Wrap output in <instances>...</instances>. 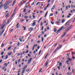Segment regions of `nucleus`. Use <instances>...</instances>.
Here are the masks:
<instances>
[{
	"label": "nucleus",
	"instance_id": "46",
	"mask_svg": "<svg viewBox=\"0 0 75 75\" xmlns=\"http://www.w3.org/2000/svg\"><path fill=\"white\" fill-rule=\"evenodd\" d=\"M41 50H40L39 52V55H40V53H41Z\"/></svg>",
	"mask_w": 75,
	"mask_h": 75
},
{
	"label": "nucleus",
	"instance_id": "43",
	"mask_svg": "<svg viewBox=\"0 0 75 75\" xmlns=\"http://www.w3.org/2000/svg\"><path fill=\"white\" fill-rule=\"evenodd\" d=\"M53 16V13H51L50 15V16Z\"/></svg>",
	"mask_w": 75,
	"mask_h": 75
},
{
	"label": "nucleus",
	"instance_id": "25",
	"mask_svg": "<svg viewBox=\"0 0 75 75\" xmlns=\"http://www.w3.org/2000/svg\"><path fill=\"white\" fill-rule=\"evenodd\" d=\"M59 47H57V48H56V50L57 51H58V50H59Z\"/></svg>",
	"mask_w": 75,
	"mask_h": 75
},
{
	"label": "nucleus",
	"instance_id": "40",
	"mask_svg": "<svg viewBox=\"0 0 75 75\" xmlns=\"http://www.w3.org/2000/svg\"><path fill=\"white\" fill-rule=\"evenodd\" d=\"M28 51H29V50H28L26 51L25 52L26 54H27V53H28Z\"/></svg>",
	"mask_w": 75,
	"mask_h": 75
},
{
	"label": "nucleus",
	"instance_id": "20",
	"mask_svg": "<svg viewBox=\"0 0 75 75\" xmlns=\"http://www.w3.org/2000/svg\"><path fill=\"white\" fill-rule=\"evenodd\" d=\"M35 47H37V44H36L35 45H33V48H35Z\"/></svg>",
	"mask_w": 75,
	"mask_h": 75
},
{
	"label": "nucleus",
	"instance_id": "6",
	"mask_svg": "<svg viewBox=\"0 0 75 75\" xmlns=\"http://www.w3.org/2000/svg\"><path fill=\"white\" fill-rule=\"evenodd\" d=\"M33 28H29V29H28V30L29 31H33Z\"/></svg>",
	"mask_w": 75,
	"mask_h": 75
},
{
	"label": "nucleus",
	"instance_id": "32",
	"mask_svg": "<svg viewBox=\"0 0 75 75\" xmlns=\"http://www.w3.org/2000/svg\"><path fill=\"white\" fill-rule=\"evenodd\" d=\"M2 7H3V4H2V5H1L0 6V9H1V8H2Z\"/></svg>",
	"mask_w": 75,
	"mask_h": 75
},
{
	"label": "nucleus",
	"instance_id": "38",
	"mask_svg": "<svg viewBox=\"0 0 75 75\" xmlns=\"http://www.w3.org/2000/svg\"><path fill=\"white\" fill-rule=\"evenodd\" d=\"M42 38V42H43V41H44V38H42V37H41Z\"/></svg>",
	"mask_w": 75,
	"mask_h": 75
},
{
	"label": "nucleus",
	"instance_id": "53",
	"mask_svg": "<svg viewBox=\"0 0 75 75\" xmlns=\"http://www.w3.org/2000/svg\"><path fill=\"white\" fill-rule=\"evenodd\" d=\"M68 69L69 71V70H70V69H71V67H69L68 68Z\"/></svg>",
	"mask_w": 75,
	"mask_h": 75
},
{
	"label": "nucleus",
	"instance_id": "7",
	"mask_svg": "<svg viewBox=\"0 0 75 75\" xmlns=\"http://www.w3.org/2000/svg\"><path fill=\"white\" fill-rule=\"evenodd\" d=\"M36 23V22H33L32 24V27H34L35 25V23Z\"/></svg>",
	"mask_w": 75,
	"mask_h": 75
},
{
	"label": "nucleus",
	"instance_id": "12",
	"mask_svg": "<svg viewBox=\"0 0 75 75\" xmlns=\"http://www.w3.org/2000/svg\"><path fill=\"white\" fill-rule=\"evenodd\" d=\"M42 19V17H41L40 18V19L39 20L38 22V23H39L40 21H41V20Z\"/></svg>",
	"mask_w": 75,
	"mask_h": 75
},
{
	"label": "nucleus",
	"instance_id": "58",
	"mask_svg": "<svg viewBox=\"0 0 75 75\" xmlns=\"http://www.w3.org/2000/svg\"><path fill=\"white\" fill-rule=\"evenodd\" d=\"M71 54H74L75 55V53H74V52H71Z\"/></svg>",
	"mask_w": 75,
	"mask_h": 75
},
{
	"label": "nucleus",
	"instance_id": "61",
	"mask_svg": "<svg viewBox=\"0 0 75 75\" xmlns=\"http://www.w3.org/2000/svg\"><path fill=\"white\" fill-rule=\"evenodd\" d=\"M68 23L67 22L65 24V25H67V24H68Z\"/></svg>",
	"mask_w": 75,
	"mask_h": 75
},
{
	"label": "nucleus",
	"instance_id": "47",
	"mask_svg": "<svg viewBox=\"0 0 75 75\" xmlns=\"http://www.w3.org/2000/svg\"><path fill=\"white\" fill-rule=\"evenodd\" d=\"M26 11V9L25 8L23 10V12H25Z\"/></svg>",
	"mask_w": 75,
	"mask_h": 75
},
{
	"label": "nucleus",
	"instance_id": "9",
	"mask_svg": "<svg viewBox=\"0 0 75 75\" xmlns=\"http://www.w3.org/2000/svg\"><path fill=\"white\" fill-rule=\"evenodd\" d=\"M66 34V33H64L63 35H62V38H63V37H64V35H65Z\"/></svg>",
	"mask_w": 75,
	"mask_h": 75
},
{
	"label": "nucleus",
	"instance_id": "19",
	"mask_svg": "<svg viewBox=\"0 0 75 75\" xmlns=\"http://www.w3.org/2000/svg\"><path fill=\"white\" fill-rule=\"evenodd\" d=\"M27 68V65L25 67H24V68H23V69L25 70V69Z\"/></svg>",
	"mask_w": 75,
	"mask_h": 75
},
{
	"label": "nucleus",
	"instance_id": "35",
	"mask_svg": "<svg viewBox=\"0 0 75 75\" xmlns=\"http://www.w3.org/2000/svg\"><path fill=\"white\" fill-rule=\"evenodd\" d=\"M68 61H71V59L69 58H68Z\"/></svg>",
	"mask_w": 75,
	"mask_h": 75
},
{
	"label": "nucleus",
	"instance_id": "15",
	"mask_svg": "<svg viewBox=\"0 0 75 75\" xmlns=\"http://www.w3.org/2000/svg\"><path fill=\"white\" fill-rule=\"evenodd\" d=\"M25 69H23V70L22 71V72L21 74H23V73H24V72H25Z\"/></svg>",
	"mask_w": 75,
	"mask_h": 75
},
{
	"label": "nucleus",
	"instance_id": "52",
	"mask_svg": "<svg viewBox=\"0 0 75 75\" xmlns=\"http://www.w3.org/2000/svg\"><path fill=\"white\" fill-rule=\"evenodd\" d=\"M43 28H44V27L43 26H42V28H41V30H43Z\"/></svg>",
	"mask_w": 75,
	"mask_h": 75
},
{
	"label": "nucleus",
	"instance_id": "14",
	"mask_svg": "<svg viewBox=\"0 0 75 75\" xmlns=\"http://www.w3.org/2000/svg\"><path fill=\"white\" fill-rule=\"evenodd\" d=\"M55 5L53 6L52 7V10H54V8H55Z\"/></svg>",
	"mask_w": 75,
	"mask_h": 75
},
{
	"label": "nucleus",
	"instance_id": "28",
	"mask_svg": "<svg viewBox=\"0 0 75 75\" xmlns=\"http://www.w3.org/2000/svg\"><path fill=\"white\" fill-rule=\"evenodd\" d=\"M23 28H24V30H25V29L26 28V27H24V26H23Z\"/></svg>",
	"mask_w": 75,
	"mask_h": 75
},
{
	"label": "nucleus",
	"instance_id": "50",
	"mask_svg": "<svg viewBox=\"0 0 75 75\" xmlns=\"http://www.w3.org/2000/svg\"><path fill=\"white\" fill-rule=\"evenodd\" d=\"M57 68L59 70V69H60V67L59 66Z\"/></svg>",
	"mask_w": 75,
	"mask_h": 75
},
{
	"label": "nucleus",
	"instance_id": "37",
	"mask_svg": "<svg viewBox=\"0 0 75 75\" xmlns=\"http://www.w3.org/2000/svg\"><path fill=\"white\" fill-rule=\"evenodd\" d=\"M1 47H4V44L3 43H2V45H1Z\"/></svg>",
	"mask_w": 75,
	"mask_h": 75
},
{
	"label": "nucleus",
	"instance_id": "26",
	"mask_svg": "<svg viewBox=\"0 0 75 75\" xmlns=\"http://www.w3.org/2000/svg\"><path fill=\"white\" fill-rule=\"evenodd\" d=\"M40 3V2H38V3L36 4V6H37V5H38V4H39Z\"/></svg>",
	"mask_w": 75,
	"mask_h": 75
},
{
	"label": "nucleus",
	"instance_id": "23",
	"mask_svg": "<svg viewBox=\"0 0 75 75\" xmlns=\"http://www.w3.org/2000/svg\"><path fill=\"white\" fill-rule=\"evenodd\" d=\"M8 14H9V13H7L5 16V17H7L8 16Z\"/></svg>",
	"mask_w": 75,
	"mask_h": 75
},
{
	"label": "nucleus",
	"instance_id": "60",
	"mask_svg": "<svg viewBox=\"0 0 75 75\" xmlns=\"http://www.w3.org/2000/svg\"><path fill=\"white\" fill-rule=\"evenodd\" d=\"M33 18H35V16H34V15H33Z\"/></svg>",
	"mask_w": 75,
	"mask_h": 75
},
{
	"label": "nucleus",
	"instance_id": "57",
	"mask_svg": "<svg viewBox=\"0 0 75 75\" xmlns=\"http://www.w3.org/2000/svg\"><path fill=\"white\" fill-rule=\"evenodd\" d=\"M28 57H31V55H30L29 54H28Z\"/></svg>",
	"mask_w": 75,
	"mask_h": 75
},
{
	"label": "nucleus",
	"instance_id": "10",
	"mask_svg": "<svg viewBox=\"0 0 75 75\" xmlns=\"http://www.w3.org/2000/svg\"><path fill=\"white\" fill-rule=\"evenodd\" d=\"M19 25V23H18L17 24L16 26V27L17 28H18L19 27V26H18Z\"/></svg>",
	"mask_w": 75,
	"mask_h": 75
},
{
	"label": "nucleus",
	"instance_id": "36",
	"mask_svg": "<svg viewBox=\"0 0 75 75\" xmlns=\"http://www.w3.org/2000/svg\"><path fill=\"white\" fill-rule=\"evenodd\" d=\"M3 54H4V52H3L1 53V55H3Z\"/></svg>",
	"mask_w": 75,
	"mask_h": 75
},
{
	"label": "nucleus",
	"instance_id": "2",
	"mask_svg": "<svg viewBox=\"0 0 75 75\" xmlns=\"http://www.w3.org/2000/svg\"><path fill=\"white\" fill-rule=\"evenodd\" d=\"M64 26H62L61 28H60L59 30L56 32L57 34H58L59 33V31H61V30H62V28H64Z\"/></svg>",
	"mask_w": 75,
	"mask_h": 75
},
{
	"label": "nucleus",
	"instance_id": "4",
	"mask_svg": "<svg viewBox=\"0 0 75 75\" xmlns=\"http://www.w3.org/2000/svg\"><path fill=\"white\" fill-rule=\"evenodd\" d=\"M31 61H32V58H30L28 60V62H27L28 64H30V62H31Z\"/></svg>",
	"mask_w": 75,
	"mask_h": 75
},
{
	"label": "nucleus",
	"instance_id": "63",
	"mask_svg": "<svg viewBox=\"0 0 75 75\" xmlns=\"http://www.w3.org/2000/svg\"><path fill=\"white\" fill-rule=\"evenodd\" d=\"M13 29H12L11 30H10V32L11 33L13 31Z\"/></svg>",
	"mask_w": 75,
	"mask_h": 75
},
{
	"label": "nucleus",
	"instance_id": "13",
	"mask_svg": "<svg viewBox=\"0 0 75 75\" xmlns=\"http://www.w3.org/2000/svg\"><path fill=\"white\" fill-rule=\"evenodd\" d=\"M65 20L64 19H63L62 20V23H64V22H65Z\"/></svg>",
	"mask_w": 75,
	"mask_h": 75
},
{
	"label": "nucleus",
	"instance_id": "55",
	"mask_svg": "<svg viewBox=\"0 0 75 75\" xmlns=\"http://www.w3.org/2000/svg\"><path fill=\"white\" fill-rule=\"evenodd\" d=\"M62 47V46L61 45H60L59 47V49L61 48Z\"/></svg>",
	"mask_w": 75,
	"mask_h": 75
},
{
	"label": "nucleus",
	"instance_id": "1",
	"mask_svg": "<svg viewBox=\"0 0 75 75\" xmlns=\"http://www.w3.org/2000/svg\"><path fill=\"white\" fill-rule=\"evenodd\" d=\"M4 10H7L8 8V6H7V5H6V4H4Z\"/></svg>",
	"mask_w": 75,
	"mask_h": 75
},
{
	"label": "nucleus",
	"instance_id": "56",
	"mask_svg": "<svg viewBox=\"0 0 75 75\" xmlns=\"http://www.w3.org/2000/svg\"><path fill=\"white\" fill-rule=\"evenodd\" d=\"M51 23L52 24H54V22L52 21L51 22Z\"/></svg>",
	"mask_w": 75,
	"mask_h": 75
},
{
	"label": "nucleus",
	"instance_id": "17",
	"mask_svg": "<svg viewBox=\"0 0 75 75\" xmlns=\"http://www.w3.org/2000/svg\"><path fill=\"white\" fill-rule=\"evenodd\" d=\"M54 32H56L57 31V29L56 28H54Z\"/></svg>",
	"mask_w": 75,
	"mask_h": 75
},
{
	"label": "nucleus",
	"instance_id": "39",
	"mask_svg": "<svg viewBox=\"0 0 75 75\" xmlns=\"http://www.w3.org/2000/svg\"><path fill=\"white\" fill-rule=\"evenodd\" d=\"M23 3V2H21V3L20 4V5H21V6H22V5H23V4H22Z\"/></svg>",
	"mask_w": 75,
	"mask_h": 75
},
{
	"label": "nucleus",
	"instance_id": "21",
	"mask_svg": "<svg viewBox=\"0 0 75 75\" xmlns=\"http://www.w3.org/2000/svg\"><path fill=\"white\" fill-rule=\"evenodd\" d=\"M4 65H5V67H7V66H8V64H7V63H5Z\"/></svg>",
	"mask_w": 75,
	"mask_h": 75
},
{
	"label": "nucleus",
	"instance_id": "22",
	"mask_svg": "<svg viewBox=\"0 0 75 75\" xmlns=\"http://www.w3.org/2000/svg\"><path fill=\"white\" fill-rule=\"evenodd\" d=\"M12 54V52H11L10 53H8V55H11Z\"/></svg>",
	"mask_w": 75,
	"mask_h": 75
},
{
	"label": "nucleus",
	"instance_id": "42",
	"mask_svg": "<svg viewBox=\"0 0 75 75\" xmlns=\"http://www.w3.org/2000/svg\"><path fill=\"white\" fill-rule=\"evenodd\" d=\"M71 8H74V6H73V5L72 4L71 5Z\"/></svg>",
	"mask_w": 75,
	"mask_h": 75
},
{
	"label": "nucleus",
	"instance_id": "48",
	"mask_svg": "<svg viewBox=\"0 0 75 75\" xmlns=\"http://www.w3.org/2000/svg\"><path fill=\"white\" fill-rule=\"evenodd\" d=\"M41 71H42V69H40V70H39V72H41Z\"/></svg>",
	"mask_w": 75,
	"mask_h": 75
},
{
	"label": "nucleus",
	"instance_id": "49",
	"mask_svg": "<svg viewBox=\"0 0 75 75\" xmlns=\"http://www.w3.org/2000/svg\"><path fill=\"white\" fill-rule=\"evenodd\" d=\"M50 5V4H48L47 6L46 7H48V6H49V5Z\"/></svg>",
	"mask_w": 75,
	"mask_h": 75
},
{
	"label": "nucleus",
	"instance_id": "45",
	"mask_svg": "<svg viewBox=\"0 0 75 75\" xmlns=\"http://www.w3.org/2000/svg\"><path fill=\"white\" fill-rule=\"evenodd\" d=\"M68 30H69V28H67L66 29V31H68Z\"/></svg>",
	"mask_w": 75,
	"mask_h": 75
},
{
	"label": "nucleus",
	"instance_id": "54",
	"mask_svg": "<svg viewBox=\"0 0 75 75\" xmlns=\"http://www.w3.org/2000/svg\"><path fill=\"white\" fill-rule=\"evenodd\" d=\"M51 0H49L48 1H47V3H50V1H51Z\"/></svg>",
	"mask_w": 75,
	"mask_h": 75
},
{
	"label": "nucleus",
	"instance_id": "29",
	"mask_svg": "<svg viewBox=\"0 0 75 75\" xmlns=\"http://www.w3.org/2000/svg\"><path fill=\"white\" fill-rule=\"evenodd\" d=\"M7 13H8V11H6L4 13L5 15H6V14H7Z\"/></svg>",
	"mask_w": 75,
	"mask_h": 75
},
{
	"label": "nucleus",
	"instance_id": "30",
	"mask_svg": "<svg viewBox=\"0 0 75 75\" xmlns=\"http://www.w3.org/2000/svg\"><path fill=\"white\" fill-rule=\"evenodd\" d=\"M68 6H66V10H68Z\"/></svg>",
	"mask_w": 75,
	"mask_h": 75
},
{
	"label": "nucleus",
	"instance_id": "5",
	"mask_svg": "<svg viewBox=\"0 0 75 75\" xmlns=\"http://www.w3.org/2000/svg\"><path fill=\"white\" fill-rule=\"evenodd\" d=\"M48 60L45 63V67H47V66L48 65Z\"/></svg>",
	"mask_w": 75,
	"mask_h": 75
},
{
	"label": "nucleus",
	"instance_id": "41",
	"mask_svg": "<svg viewBox=\"0 0 75 75\" xmlns=\"http://www.w3.org/2000/svg\"><path fill=\"white\" fill-rule=\"evenodd\" d=\"M61 65H62V63H60L59 64V66H60V67H61Z\"/></svg>",
	"mask_w": 75,
	"mask_h": 75
},
{
	"label": "nucleus",
	"instance_id": "8",
	"mask_svg": "<svg viewBox=\"0 0 75 75\" xmlns=\"http://www.w3.org/2000/svg\"><path fill=\"white\" fill-rule=\"evenodd\" d=\"M6 25V23H5L2 26V27L0 28V30H3V28H4V26Z\"/></svg>",
	"mask_w": 75,
	"mask_h": 75
},
{
	"label": "nucleus",
	"instance_id": "51",
	"mask_svg": "<svg viewBox=\"0 0 75 75\" xmlns=\"http://www.w3.org/2000/svg\"><path fill=\"white\" fill-rule=\"evenodd\" d=\"M28 17V16H25L24 17V18H26V19H27V18Z\"/></svg>",
	"mask_w": 75,
	"mask_h": 75
},
{
	"label": "nucleus",
	"instance_id": "31",
	"mask_svg": "<svg viewBox=\"0 0 75 75\" xmlns=\"http://www.w3.org/2000/svg\"><path fill=\"white\" fill-rule=\"evenodd\" d=\"M14 16V14H12L11 17V19H11V18H12V17H13V16Z\"/></svg>",
	"mask_w": 75,
	"mask_h": 75
},
{
	"label": "nucleus",
	"instance_id": "3",
	"mask_svg": "<svg viewBox=\"0 0 75 75\" xmlns=\"http://www.w3.org/2000/svg\"><path fill=\"white\" fill-rule=\"evenodd\" d=\"M12 3V1H9L5 4L8 6V5L10 4V3Z\"/></svg>",
	"mask_w": 75,
	"mask_h": 75
},
{
	"label": "nucleus",
	"instance_id": "24",
	"mask_svg": "<svg viewBox=\"0 0 75 75\" xmlns=\"http://www.w3.org/2000/svg\"><path fill=\"white\" fill-rule=\"evenodd\" d=\"M8 58V55H7L6 56V58L5 59V60L7 59Z\"/></svg>",
	"mask_w": 75,
	"mask_h": 75
},
{
	"label": "nucleus",
	"instance_id": "27",
	"mask_svg": "<svg viewBox=\"0 0 75 75\" xmlns=\"http://www.w3.org/2000/svg\"><path fill=\"white\" fill-rule=\"evenodd\" d=\"M23 54H24V52H23L22 53H21V55H23Z\"/></svg>",
	"mask_w": 75,
	"mask_h": 75
},
{
	"label": "nucleus",
	"instance_id": "62",
	"mask_svg": "<svg viewBox=\"0 0 75 75\" xmlns=\"http://www.w3.org/2000/svg\"><path fill=\"white\" fill-rule=\"evenodd\" d=\"M47 37V35H44V37Z\"/></svg>",
	"mask_w": 75,
	"mask_h": 75
},
{
	"label": "nucleus",
	"instance_id": "64",
	"mask_svg": "<svg viewBox=\"0 0 75 75\" xmlns=\"http://www.w3.org/2000/svg\"><path fill=\"white\" fill-rule=\"evenodd\" d=\"M6 35V33H4L3 35L4 37Z\"/></svg>",
	"mask_w": 75,
	"mask_h": 75
},
{
	"label": "nucleus",
	"instance_id": "44",
	"mask_svg": "<svg viewBox=\"0 0 75 75\" xmlns=\"http://www.w3.org/2000/svg\"><path fill=\"white\" fill-rule=\"evenodd\" d=\"M69 30H70V29H71L72 28V27H71V26H70L68 28Z\"/></svg>",
	"mask_w": 75,
	"mask_h": 75
},
{
	"label": "nucleus",
	"instance_id": "33",
	"mask_svg": "<svg viewBox=\"0 0 75 75\" xmlns=\"http://www.w3.org/2000/svg\"><path fill=\"white\" fill-rule=\"evenodd\" d=\"M48 54H46V56L45 57L44 59H46V58H47V56H48Z\"/></svg>",
	"mask_w": 75,
	"mask_h": 75
},
{
	"label": "nucleus",
	"instance_id": "11",
	"mask_svg": "<svg viewBox=\"0 0 75 75\" xmlns=\"http://www.w3.org/2000/svg\"><path fill=\"white\" fill-rule=\"evenodd\" d=\"M16 0H15L13 2V4H12V6H14V4H15V3H16Z\"/></svg>",
	"mask_w": 75,
	"mask_h": 75
},
{
	"label": "nucleus",
	"instance_id": "34",
	"mask_svg": "<svg viewBox=\"0 0 75 75\" xmlns=\"http://www.w3.org/2000/svg\"><path fill=\"white\" fill-rule=\"evenodd\" d=\"M57 42L56 44L54 45V47H56V46H57Z\"/></svg>",
	"mask_w": 75,
	"mask_h": 75
},
{
	"label": "nucleus",
	"instance_id": "16",
	"mask_svg": "<svg viewBox=\"0 0 75 75\" xmlns=\"http://www.w3.org/2000/svg\"><path fill=\"white\" fill-rule=\"evenodd\" d=\"M19 40L21 42H22L23 40H22V39H21V38H19Z\"/></svg>",
	"mask_w": 75,
	"mask_h": 75
},
{
	"label": "nucleus",
	"instance_id": "59",
	"mask_svg": "<svg viewBox=\"0 0 75 75\" xmlns=\"http://www.w3.org/2000/svg\"><path fill=\"white\" fill-rule=\"evenodd\" d=\"M67 17V18H70V16L68 15Z\"/></svg>",
	"mask_w": 75,
	"mask_h": 75
},
{
	"label": "nucleus",
	"instance_id": "18",
	"mask_svg": "<svg viewBox=\"0 0 75 75\" xmlns=\"http://www.w3.org/2000/svg\"><path fill=\"white\" fill-rule=\"evenodd\" d=\"M11 48V46H10V47H9L8 48L7 50H10V49Z\"/></svg>",
	"mask_w": 75,
	"mask_h": 75
}]
</instances>
